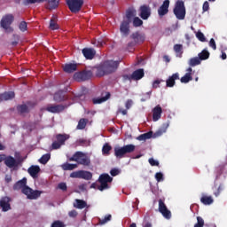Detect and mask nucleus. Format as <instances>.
<instances>
[{"instance_id": "1", "label": "nucleus", "mask_w": 227, "mask_h": 227, "mask_svg": "<svg viewBox=\"0 0 227 227\" xmlns=\"http://www.w3.org/2000/svg\"><path fill=\"white\" fill-rule=\"evenodd\" d=\"M118 67H120L119 61L106 60L98 66L96 75L97 77H104V75H109V74H114V72L118 70Z\"/></svg>"}, {"instance_id": "2", "label": "nucleus", "mask_w": 227, "mask_h": 227, "mask_svg": "<svg viewBox=\"0 0 227 227\" xmlns=\"http://www.w3.org/2000/svg\"><path fill=\"white\" fill-rule=\"evenodd\" d=\"M114 156L116 159H123L129 155V153H134L136 152V145L129 144L121 147H114Z\"/></svg>"}, {"instance_id": "3", "label": "nucleus", "mask_w": 227, "mask_h": 227, "mask_svg": "<svg viewBox=\"0 0 227 227\" xmlns=\"http://www.w3.org/2000/svg\"><path fill=\"white\" fill-rule=\"evenodd\" d=\"M70 162H77L81 166H90L91 160L82 152H76L74 154L68 159Z\"/></svg>"}, {"instance_id": "4", "label": "nucleus", "mask_w": 227, "mask_h": 227, "mask_svg": "<svg viewBox=\"0 0 227 227\" xmlns=\"http://www.w3.org/2000/svg\"><path fill=\"white\" fill-rule=\"evenodd\" d=\"M173 12L178 20H184L185 19V4L184 1H176Z\"/></svg>"}, {"instance_id": "5", "label": "nucleus", "mask_w": 227, "mask_h": 227, "mask_svg": "<svg viewBox=\"0 0 227 227\" xmlns=\"http://www.w3.org/2000/svg\"><path fill=\"white\" fill-rule=\"evenodd\" d=\"M9 169H13V171H17L19 169V166L22 164V159H15L12 155L5 156V161L4 163Z\"/></svg>"}, {"instance_id": "6", "label": "nucleus", "mask_w": 227, "mask_h": 227, "mask_svg": "<svg viewBox=\"0 0 227 227\" xmlns=\"http://www.w3.org/2000/svg\"><path fill=\"white\" fill-rule=\"evenodd\" d=\"M56 141L51 145L52 150H59L63 145H65L67 139H70V135L67 134H57L55 137Z\"/></svg>"}, {"instance_id": "7", "label": "nucleus", "mask_w": 227, "mask_h": 227, "mask_svg": "<svg viewBox=\"0 0 227 227\" xmlns=\"http://www.w3.org/2000/svg\"><path fill=\"white\" fill-rule=\"evenodd\" d=\"M98 182L100 184L98 186V191H106V189H109V184L113 182V177L109 176V174H102L99 176Z\"/></svg>"}, {"instance_id": "8", "label": "nucleus", "mask_w": 227, "mask_h": 227, "mask_svg": "<svg viewBox=\"0 0 227 227\" xmlns=\"http://www.w3.org/2000/svg\"><path fill=\"white\" fill-rule=\"evenodd\" d=\"M67 4L72 13H79L84 4V0H67Z\"/></svg>"}, {"instance_id": "9", "label": "nucleus", "mask_w": 227, "mask_h": 227, "mask_svg": "<svg viewBox=\"0 0 227 227\" xmlns=\"http://www.w3.org/2000/svg\"><path fill=\"white\" fill-rule=\"evenodd\" d=\"M93 77V72L91 70H83L74 74V79L81 82V81H90Z\"/></svg>"}, {"instance_id": "10", "label": "nucleus", "mask_w": 227, "mask_h": 227, "mask_svg": "<svg viewBox=\"0 0 227 227\" xmlns=\"http://www.w3.org/2000/svg\"><path fill=\"white\" fill-rule=\"evenodd\" d=\"M14 20V17L12 14H7L4 16L1 20V26L5 31H13V28H12L10 26H12V23Z\"/></svg>"}, {"instance_id": "11", "label": "nucleus", "mask_w": 227, "mask_h": 227, "mask_svg": "<svg viewBox=\"0 0 227 227\" xmlns=\"http://www.w3.org/2000/svg\"><path fill=\"white\" fill-rule=\"evenodd\" d=\"M35 106H36V104L33 102H27V104L18 105L17 111L19 114H28L31 109L35 108Z\"/></svg>"}, {"instance_id": "12", "label": "nucleus", "mask_w": 227, "mask_h": 227, "mask_svg": "<svg viewBox=\"0 0 227 227\" xmlns=\"http://www.w3.org/2000/svg\"><path fill=\"white\" fill-rule=\"evenodd\" d=\"M158 203L160 214H161L165 219H171V211L168 209V206H166V203H164V200L160 199Z\"/></svg>"}, {"instance_id": "13", "label": "nucleus", "mask_w": 227, "mask_h": 227, "mask_svg": "<svg viewBox=\"0 0 227 227\" xmlns=\"http://www.w3.org/2000/svg\"><path fill=\"white\" fill-rule=\"evenodd\" d=\"M42 192H43L42 191H38V190L34 191L30 187L25 188L23 190V194H25V196H27L28 200H38V198L42 196Z\"/></svg>"}, {"instance_id": "14", "label": "nucleus", "mask_w": 227, "mask_h": 227, "mask_svg": "<svg viewBox=\"0 0 227 227\" xmlns=\"http://www.w3.org/2000/svg\"><path fill=\"white\" fill-rule=\"evenodd\" d=\"M27 188H29V186H27V178L26 177L19 180L12 186L13 191H21L22 194H24V189Z\"/></svg>"}, {"instance_id": "15", "label": "nucleus", "mask_w": 227, "mask_h": 227, "mask_svg": "<svg viewBox=\"0 0 227 227\" xmlns=\"http://www.w3.org/2000/svg\"><path fill=\"white\" fill-rule=\"evenodd\" d=\"M131 38L135 42V43L140 45V43H145V40H146V35L144 33L137 31L131 35Z\"/></svg>"}, {"instance_id": "16", "label": "nucleus", "mask_w": 227, "mask_h": 227, "mask_svg": "<svg viewBox=\"0 0 227 227\" xmlns=\"http://www.w3.org/2000/svg\"><path fill=\"white\" fill-rule=\"evenodd\" d=\"M152 15V9L148 5H142L140 7V17L143 20H148Z\"/></svg>"}, {"instance_id": "17", "label": "nucleus", "mask_w": 227, "mask_h": 227, "mask_svg": "<svg viewBox=\"0 0 227 227\" xmlns=\"http://www.w3.org/2000/svg\"><path fill=\"white\" fill-rule=\"evenodd\" d=\"M45 111L52 114L62 113V111H65V106L63 105H48Z\"/></svg>"}, {"instance_id": "18", "label": "nucleus", "mask_w": 227, "mask_h": 227, "mask_svg": "<svg viewBox=\"0 0 227 227\" xmlns=\"http://www.w3.org/2000/svg\"><path fill=\"white\" fill-rule=\"evenodd\" d=\"M10 201H12V199L10 197H3L0 200V207L3 210V212H8V210H12V206L10 205Z\"/></svg>"}, {"instance_id": "19", "label": "nucleus", "mask_w": 227, "mask_h": 227, "mask_svg": "<svg viewBox=\"0 0 227 227\" xmlns=\"http://www.w3.org/2000/svg\"><path fill=\"white\" fill-rule=\"evenodd\" d=\"M120 31L123 36H129V34L130 33V20H123L120 26Z\"/></svg>"}, {"instance_id": "20", "label": "nucleus", "mask_w": 227, "mask_h": 227, "mask_svg": "<svg viewBox=\"0 0 227 227\" xmlns=\"http://www.w3.org/2000/svg\"><path fill=\"white\" fill-rule=\"evenodd\" d=\"M168 12H169V0H165L158 9V13L160 17H164V15H168Z\"/></svg>"}, {"instance_id": "21", "label": "nucleus", "mask_w": 227, "mask_h": 227, "mask_svg": "<svg viewBox=\"0 0 227 227\" xmlns=\"http://www.w3.org/2000/svg\"><path fill=\"white\" fill-rule=\"evenodd\" d=\"M180 79V74L175 73L171 76L168 77V79L166 81V86L167 88H173L175 84L176 83L175 81H178Z\"/></svg>"}, {"instance_id": "22", "label": "nucleus", "mask_w": 227, "mask_h": 227, "mask_svg": "<svg viewBox=\"0 0 227 227\" xmlns=\"http://www.w3.org/2000/svg\"><path fill=\"white\" fill-rule=\"evenodd\" d=\"M160 116H162V107H160V105H158L153 109V121H159Z\"/></svg>"}, {"instance_id": "23", "label": "nucleus", "mask_w": 227, "mask_h": 227, "mask_svg": "<svg viewBox=\"0 0 227 227\" xmlns=\"http://www.w3.org/2000/svg\"><path fill=\"white\" fill-rule=\"evenodd\" d=\"M82 52L86 59H93L95 54H97V51L92 48H84L82 50Z\"/></svg>"}, {"instance_id": "24", "label": "nucleus", "mask_w": 227, "mask_h": 227, "mask_svg": "<svg viewBox=\"0 0 227 227\" xmlns=\"http://www.w3.org/2000/svg\"><path fill=\"white\" fill-rule=\"evenodd\" d=\"M27 171L32 178H37L38 174L40 173V167L37 165H32L28 168Z\"/></svg>"}, {"instance_id": "25", "label": "nucleus", "mask_w": 227, "mask_h": 227, "mask_svg": "<svg viewBox=\"0 0 227 227\" xmlns=\"http://www.w3.org/2000/svg\"><path fill=\"white\" fill-rule=\"evenodd\" d=\"M145 77V70L144 69H137L131 74V79L134 81H139Z\"/></svg>"}, {"instance_id": "26", "label": "nucleus", "mask_w": 227, "mask_h": 227, "mask_svg": "<svg viewBox=\"0 0 227 227\" xmlns=\"http://www.w3.org/2000/svg\"><path fill=\"white\" fill-rule=\"evenodd\" d=\"M111 98V93L110 92H106V96H103L101 98H95L92 99V103L94 105L97 104H102L104 102H107Z\"/></svg>"}, {"instance_id": "27", "label": "nucleus", "mask_w": 227, "mask_h": 227, "mask_svg": "<svg viewBox=\"0 0 227 227\" xmlns=\"http://www.w3.org/2000/svg\"><path fill=\"white\" fill-rule=\"evenodd\" d=\"M12 98H15V92L13 91H9V92H4L3 94H0V102L12 100Z\"/></svg>"}, {"instance_id": "28", "label": "nucleus", "mask_w": 227, "mask_h": 227, "mask_svg": "<svg viewBox=\"0 0 227 227\" xmlns=\"http://www.w3.org/2000/svg\"><path fill=\"white\" fill-rule=\"evenodd\" d=\"M63 70L66 72V74H74V72L77 70V64H65Z\"/></svg>"}, {"instance_id": "29", "label": "nucleus", "mask_w": 227, "mask_h": 227, "mask_svg": "<svg viewBox=\"0 0 227 227\" xmlns=\"http://www.w3.org/2000/svg\"><path fill=\"white\" fill-rule=\"evenodd\" d=\"M55 102H63V100H67V97L65 96V91L59 90L53 96Z\"/></svg>"}, {"instance_id": "30", "label": "nucleus", "mask_w": 227, "mask_h": 227, "mask_svg": "<svg viewBox=\"0 0 227 227\" xmlns=\"http://www.w3.org/2000/svg\"><path fill=\"white\" fill-rule=\"evenodd\" d=\"M50 29L55 31V29H59V25H58V17L52 16L50 20Z\"/></svg>"}, {"instance_id": "31", "label": "nucleus", "mask_w": 227, "mask_h": 227, "mask_svg": "<svg viewBox=\"0 0 227 227\" xmlns=\"http://www.w3.org/2000/svg\"><path fill=\"white\" fill-rule=\"evenodd\" d=\"M80 178H82V180H91L93 174L90 171L80 170Z\"/></svg>"}, {"instance_id": "32", "label": "nucleus", "mask_w": 227, "mask_h": 227, "mask_svg": "<svg viewBox=\"0 0 227 227\" xmlns=\"http://www.w3.org/2000/svg\"><path fill=\"white\" fill-rule=\"evenodd\" d=\"M77 164H72L66 162L61 165V168L64 171H74V169L77 168Z\"/></svg>"}, {"instance_id": "33", "label": "nucleus", "mask_w": 227, "mask_h": 227, "mask_svg": "<svg viewBox=\"0 0 227 227\" xmlns=\"http://www.w3.org/2000/svg\"><path fill=\"white\" fill-rule=\"evenodd\" d=\"M174 51L176 52L177 58H182V54H184V45L175 44Z\"/></svg>"}, {"instance_id": "34", "label": "nucleus", "mask_w": 227, "mask_h": 227, "mask_svg": "<svg viewBox=\"0 0 227 227\" xmlns=\"http://www.w3.org/2000/svg\"><path fill=\"white\" fill-rule=\"evenodd\" d=\"M200 201L203 205H212V203H214V199L211 196L203 195L200 198Z\"/></svg>"}, {"instance_id": "35", "label": "nucleus", "mask_w": 227, "mask_h": 227, "mask_svg": "<svg viewBox=\"0 0 227 227\" xmlns=\"http://www.w3.org/2000/svg\"><path fill=\"white\" fill-rule=\"evenodd\" d=\"M199 59L200 61H205L210 58V52L207 51V49L203 50L201 52L198 54Z\"/></svg>"}, {"instance_id": "36", "label": "nucleus", "mask_w": 227, "mask_h": 227, "mask_svg": "<svg viewBox=\"0 0 227 227\" xmlns=\"http://www.w3.org/2000/svg\"><path fill=\"white\" fill-rule=\"evenodd\" d=\"M76 204L74 205L75 208H79L80 210H82V208H86L88 206V203L82 200L76 199L75 200Z\"/></svg>"}, {"instance_id": "37", "label": "nucleus", "mask_w": 227, "mask_h": 227, "mask_svg": "<svg viewBox=\"0 0 227 227\" xmlns=\"http://www.w3.org/2000/svg\"><path fill=\"white\" fill-rule=\"evenodd\" d=\"M86 125H88V119H80L78 121V125L76 126V129L78 130H83V129H86Z\"/></svg>"}, {"instance_id": "38", "label": "nucleus", "mask_w": 227, "mask_h": 227, "mask_svg": "<svg viewBox=\"0 0 227 227\" xmlns=\"http://www.w3.org/2000/svg\"><path fill=\"white\" fill-rule=\"evenodd\" d=\"M153 133L152 131H149L147 133H144L137 137V141H146V139H151Z\"/></svg>"}, {"instance_id": "39", "label": "nucleus", "mask_w": 227, "mask_h": 227, "mask_svg": "<svg viewBox=\"0 0 227 227\" xmlns=\"http://www.w3.org/2000/svg\"><path fill=\"white\" fill-rule=\"evenodd\" d=\"M49 10H56L59 6V0H48Z\"/></svg>"}, {"instance_id": "40", "label": "nucleus", "mask_w": 227, "mask_h": 227, "mask_svg": "<svg viewBox=\"0 0 227 227\" xmlns=\"http://www.w3.org/2000/svg\"><path fill=\"white\" fill-rule=\"evenodd\" d=\"M190 81H192V75H191V73H186L180 79V82H183L184 84H187V82H190Z\"/></svg>"}, {"instance_id": "41", "label": "nucleus", "mask_w": 227, "mask_h": 227, "mask_svg": "<svg viewBox=\"0 0 227 227\" xmlns=\"http://www.w3.org/2000/svg\"><path fill=\"white\" fill-rule=\"evenodd\" d=\"M189 65L190 67H197V65H201V60H200V58L198 57L192 58L189 60Z\"/></svg>"}, {"instance_id": "42", "label": "nucleus", "mask_w": 227, "mask_h": 227, "mask_svg": "<svg viewBox=\"0 0 227 227\" xmlns=\"http://www.w3.org/2000/svg\"><path fill=\"white\" fill-rule=\"evenodd\" d=\"M51 160V153H46L43 154L40 159H39V162L41 164H47V161Z\"/></svg>"}, {"instance_id": "43", "label": "nucleus", "mask_w": 227, "mask_h": 227, "mask_svg": "<svg viewBox=\"0 0 227 227\" xmlns=\"http://www.w3.org/2000/svg\"><path fill=\"white\" fill-rule=\"evenodd\" d=\"M113 150V147L109 144H105L102 148V152L104 155H109V153Z\"/></svg>"}, {"instance_id": "44", "label": "nucleus", "mask_w": 227, "mask_h": 227, "mask_svg": "<svg viewBox=\"0 0 227 227\" xmlns=\"http://www.w3.org/2000/svg\"><path fill=\"white\" fill-rule=\"evenodd\" d=\"M133 26L134 27H139L143 26V20L139 19V17H135L133 19Z\"/></svg>"}, {"instance_id": "45", "label": "nucleus", "mask_w": 227, "mask_h": 227, "mask_svg": "<svg viewBox=\"0 0 227 227\" xmlns=\"http://www.w3.org/2000/svg\"><path fill=\"white\" fill-rule=\"evenodd\" d=\"M51 227H67L64 222H61L60 220L54 221Z\"/></svg>"}, {"instance_id": "46", "label": "nucleus", "mask_w": 227, "mask_h": 227, "mask_svg": "<svg viewBox=\"0 0 227 227\" xmlns=\"http://www.w3.org/2000/svg\"><path fill=\"white\" fill-rule=\"evenodd\" d=\"M205 226V220L201 216H197V223H195L194 227H203Z\"/></svg>"}, {"instance_id": "47", "label": "nucleus", "mask_w": 227, "mask_h": 227, "mask_svg": "<svg viewBox=\"0 0 227 227\" xmlns=\"http://www.w3.org/2000/svg\"><path fill=\"white\" fill-rule=\"evenodd\" d=\"M196 37L200 42H207V38H205V35L201 31L197 32Z\"/></svg>"}, {"instance_id": "48", "label": "nucleus", "mask_w": 227, "mask_h": 227, "mask_svg": "<svg viewBox=\"0 0 227 227\" xmlns=\"http://www.w3.org/2000/svg\"><path fill=\"white\" fill-rule=\"evenodd\" d=\"M19 27H20V30L22 31V33L27 31V22H26V21H21V22L20 23Z\"/></svg>"}, {"instance_id": "49", "label": "nucleus", "mask_w": 227, "mask_h": 227, "mask_svg": "<svg viewBox=\"0 0 227 227\" xmlns=\"http://www.w3.org/2000/svg\"><path fill=\"white\" fill-rule=\"evenodd\" d=\"M111 218H112V215H107L105 216V218L99 220V223L100 224H106V223H109V221H111Z\"/></svg>"}, {"instance_id": "50", "label": "nucleus", "mask_w": 227, "mask_h": 227, "mask_svg": "<svg viewBox=\"0 0 227 227\" xmlns=\"http://www.w3.org/2000/svg\"><path fill=\"white\" fill-rule=\"evenodd\" d=\"M133 17H134V12L132 10H129L126 12L127 19L125 20H129V22H131Z\"/></svg>"}, {"instance_id": "51", "label": "nucleus", "mask_w": 227, "mask_h": 227, "mask_svg": "<svg viewBox=\"0 0 227 227\" xmlns=\"http://www.w3.org/2000/svg\"><path fill=\"white\" fill-rule=\"evenodd\" d=\"M155 179L157 182H162V180H164V175L161 172H157L155 174Z\"/></svg>"}, {"instance_id": "52", "label": "nucleus", "mask_w": 227, "mask_h": 227, "mask_svg": "<svg viewBox=\"0 0 227 227\" xmlns=\"http://www.w3.org/2000/svg\"><path fill=\"white\" fill-rule=\"evenodd\" d=\"M70 178H81V170L72 172L70 174Z\"/></svg>"}, {"instance_id": "53", "label": "nucleus", "mask_w": 227, "mask_h": 227, "mask_svg": "<svg viewBox=\"0 0 227 227\" xmlns=\"http://www.w3.org/2000/svg\"><path fill=\"white\" fill-rule=\"evenodd\" d=\"M209 47H211V49H213V51H215L217 49V45L215 44V40H214V38L210 39Z\"/></svg>"}, {"instance_id": "54", "label": "nucleus", "mask_w": 227, "mask_h": 227, "mask_svg": "<svg viewBox=\"0 0 227 227\" xmlns=\"http://www.w3.org/2000/svg\"><path fill=\"white\" fill-rule=\"evenodd\" d=\"M59 189H60V191H67V189H68V187L67 186V183H59L58 184Z\"/></svg>"}, {"instance_id": "55", "label": "nucleus", "mask_w": 227, "mask_h": 227, "mask_svg": "<svg viewBox=\"0 0 227 227\" xmlns=\"http://www.w3.org/2000/svg\"><path fill=\"white\" fill-rule=\"evenodd\" d=\"M13 38H15L16 41L12 42L11 44L12 45V47H17V45H19L20 37L19 35H14Z\"/></svg>"}, {"instance_id": "56", "label": "nucleus", "mask_w": 227, "mask_h": 227, "mask_svg": "<svg viewBox=\"0 0 227 227\" xmlns=\"http://www.w3.org/2000/svg\"><path fill=\"white\" fill-rule=\"evenodd\" d=\"M148 162L151 166H159V161L158 160H155L153 158H150L148 160Z\"/></svg>"}, {"instance_id": "57", "label": "nucleus", "mask_w": 227, "mask_h": 227, "mask_svg": "<svg viewBox=\"0 0 227 227\" xmlns=\"http://www.w3.org/2000/svg\"><path fill=\"white\" fill-rule=\"evenodd\" d=\"M79 215V213H77V211L75 209H73L71 211L68 212V215L69 217H76Z\"/></svg>"}, {"instance_id": "58", "label": "nucleus", "mask_w": 227, "mask_h": 227, "mask_svg": "<svg viewBox=\"0 0 227 227\" xmlns=\"http://www.w3.org/2000/svg\"><path fill=\"white\" fill-rule=\"evenodd\" d=\"M132 104H134V101H132V99H128L125 103L126 109H130V107H132Z\"/></svg>"}, {"instance_id": "59", "label": "nucleus", "mask_w": 227, "mask_h": 227, "mask_svg": "<svg viewBox=\"0 0 227 227\" xmlns=\"http://www.w3.org/2000/svg\"><path fill=\"white\" fill-rule=\"evenodd\" d=\"M110 175L112 176H117V175H120V170H118V168H113L111 171H110Z\"/></svg>"}, {"instance_id": "60", "label": "nucleus", "mask_w": 227, "mask_h": 227, "mask_svg": "<svg viewBox=\"0 0 227 227\" xmlns=\"http://www.w3.org/2000/svg\"><path fill=\"white\" fill-rule=\"evenodd\" d=\"M209 8H210V5L208 4V2L206 1L202 6L203 12H208Z\"/></svg>"}, {"instance_id": "61", "label": "nucleus", "mask_w": 227, "mask_h": 227, "mask_svg": "<svg viewBox=\"0 0 227 227\" xmlns=\"http://www.w3.org/2000/svg\"><path fill=\"white\" fill-rule=\"evenodd\" d=\"M160 84V81L156 80L153 82V88L157 89L159 88V85Z\"/></svg>"}, {"instance_id": "62", "label": "nucleus", "mask_w": 227, "mask_h": 227, "mask_svg": "<svg viewBox=\"0 0 227 227\" xmlns=\"http://www.w3.org/2000/svg\"><path fill=\"white\" fill-rule=\"evenodd\" d=\"M221 191H223V185H219L217 188V192H215V196H219L221 194Z\"/></svg>"}, {"instance_id": "63", "label": "nucleus", "mask_w": 227, "mask_h": 227, "mask_svg": "<svg viewBox=\"0 0 227 227\" xmlns=\"http://www.w3.org/2000/svg\"><path fill=\"white\" fill-rule=\"evenodd\" d=\"M146 98H142L141 102H146V99L149 100L150 96L152 95V91L146 92Z\"/></svg>"}, {"instance_id": "64", "label": "nucleus", "mask_w": 227, "mask_h": 227, "mask_svg": "<svg viewBox=\"0 0 227 227\" xmlns=\"http://www.w3.org/2000/svg\"><path fill=\"white\" fill-rule=\"evenodd\" d=\"M6 154H0V162H5Z\"/></svg>"}]
</instances>
